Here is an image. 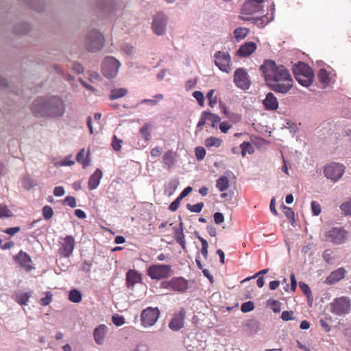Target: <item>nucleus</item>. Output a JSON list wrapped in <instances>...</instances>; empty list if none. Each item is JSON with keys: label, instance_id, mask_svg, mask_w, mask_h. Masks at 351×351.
<instances>
[{"label": "nucleus", "instance_id": "nucleus-1", "mask_svg": "<svg viewBox=\"0 0 351 351\" xmlns=\"http://www.w3.org/2000/svg\"><path fill=\"white\" fill-rule=\"evenodd\" d=\"M32 111L37 117H61L64 112V104L58 97L46 99L40 97L34 100Z\"/></svg>", "mask_w": 351, "mask_h": 351}, {"label": "nucleus", "instance_id": "nucleus-2", "mask_svg": "<svg viewBox=\"0 0 351 351\" xmlns=\"http://www.w3.org/2000/svg\"><path fill=\"white\" fill-rule=\"evenodd\" d=\"M265 82L267 84L273 82V80L280 79L290 75L287 68L282 64H276V63L271 60H267L264 64L261 66Z\"/></svg>", "mask_w": 351, "mask_h": 351}, {"label": "nucleus", "instance_id": "nucleus-3", "mask_svg": "<svg viewBox=\"0 0 351 351\" xmlns=\"http://www.w3.org/2000/svg\"><path fill=\"white\" fill-rule=\"evenodd\" d=\"M298 82L304 87L309 86L313 82L314 73L312 69L302 62H298L292 68Z\"/></svg>", "mask_w": 351, "mask_h": 351}, {"label": "nucleus", "instance_id": "nucleus-4", "mask_svg": "<svg viewBox=\"0 0 351 351\" xmlns=\"http://www.w3.org/2000/svg\"><path fill=\"white\" fill-rule=\"evenodd\" d=\"M326 240L334 245L345 243L348 238V232L343 227H333L326 232Z\"/></svg>", "mask_w": 351, "mask_h": 351}, {"label": "nucleus", "instance_id": "nucleus-5", "mask_svg": "<svg viewBox=\"0 0 351 351\" xmlns=\"http://www.w3.org/2000/svg\"><path fill=\"white\" fill-rule=\"evenodd\" d=\"M104 38L98 31L90 32L86 40V48L90 52H96L101 50L104 47Z\"/></svg>", "mask_w": 351, "mask_h": 351}, {"label": "nucleus", "instance_id": "nucleus-6", "mask_svg": "<svg viewBox=\"0 0 351 351\" xmlns=\"http://www.w3.org/2000/svg\"><path fill=\"white\" fill-rule=\"evenodd\" d=\"M350 300L348 298L344 296L337 298L330 303V311L335 315H346L350 312Z\"/></svg>", "mask_w": 351, "mask_h": 351}, {"label": "nucleus", "instance_id": "nucleus-7", "mask_svg": "<svg viewBox=\"0 0 351 351\" xmlns=\"http://www.w3.org/2000/svg\"><path fill=\"white\" fill-rule=\"evenodd\" d=\"M120 62L114 57L108 56L103 60L101 71L107 78H113L117 76Z\"/></svg>", "mask_w": 351, "mask_h": 351}, {"label": "nucleus", "instance_id": "nucleus-8", "mask_svg": "<svg viewBox=\"0 0 351 351\" xmlns=\"http://www.w3.org/2000/svg\"><path fill=\"white\" fill-rule=\"evenodd\" d=\"M267 85L276 93L286 94L293 87V80L291 75H289L280 79L273 80V82H270Z\"/></svg>", "mask_w": 351, "mask_h": 351}, {"label": "nucleus", "instance_id": "nucleus-9", "mask_svg": "<svg viewBox=\"0 0 351 351\" xmlns=\"http://www.w3.org/2000/svg\"><path fill=\"white\" fill-rule=\"evenodd\" d=\"M345 171V167L339 163H332L326 166L324 169V175L328 178L334 182L339 180Z\"/></svg>", "mask_w": 351, "mask_h": 351}, {"label": "nucleus", "instance_id": "nucleus-10", "mask_svg": "<svg viewBox=\"0 0 351 351\" xmlns=\"http://www.w3.org/2000/svg\"><path fill=\"white\" fill-rule=\"evenodd\" d=\"M234 83L236 86L242 90H247L250 87L251 82L250 77L245 69L239 68L235 70Z\"/></svg>", "mask_w": 351, "mask_h": 351}, {"label": "nucleus", "instance_id": "nucleus-11", "mask_svg": "<svg viewBox=\"0 0 351 351\" xmlns=\"http://www.w3.org/2000/svg\"><path fill=\"white\" fill-rule=\"evenodd\" d=\"M171 269L166 265H154L147 269V275L152 279H161L170 276Z\"/></svg>", "mask_w": 351, "mask_h": 351}, {"label": "nucleus", "instance_id": "nucleus-12", "mask_svg": "<svg viewBox=\"0 0 351 351\" xmlns=\"http://www.w3.org/2000/svg\"><path fill=\"white\" fill-rule=\"evenodd\" d=\"M215 65L223 72L228 73L230 71L231 58L228 52L217 51L214 55Z\"/></svg>", "mask_w": 351, "mask_h": 351}, {"label": "nucleus", "instance_id": "nucleus-13", "mask_svg": "<svg viewBox=\"0 0 351 351\" xmlns=\"http://www.w3.org/2000/svg\"><path fill=\"white\" fill-rule=\"evenodd\" d=\"M160 315L158 308L148 307L141 313V322L144 326H152L157 321Z\"/></svg>", "mask_w": 351, "mask_h": 351}, {"label": "nucleus", "instance_id": "nucleus-14", "mask_svg": "<svg viewBox=\"0 0 351 351\" xmlns=\"http://www.w3.org/2000/svg\"><path fill=\"white\" fill-rule=\"evenodd\" d=\"M264 0H247L241 8L242 15H252L262 11Z\"/></svg>", "mask_w": 351, "mask_h": 351}, {"label": "nucleus", "instance_id": "nucleus-15", "mask_svg": "<svg viewBox=\"0 0 351 351\" xmlns=\"http://www.w3.org/2000/svg\"><path fill=\"white\" fill-rule=\"evenodd\" d=\"M75 239L73 237L67 235L64 238L63 241L60 243V247L58 250L59 255L63 258L69 257L74 250Z\"/></svg>", "mask_w": 351, "mask_h": 351}, {"label": "nucleus", "instance_id": "nucleus-16", "mask_svg": "<svg viewBox=\"0 0 351 351\" xmlns=\"http://www.w3.org/2000/svg\"><path fill=\"white\" fill-rule=\"evenodd\" d=\"M334 70L329 66L326 68H320L317 74V78L322 84L323 88H326L332 82L335 77Z\"/></svg>", "mask_w": 351, "mask_h": 351}, {"label": "nucleus", "instance_id": "nucleus-17", "mask_svg": "<svg viewBox=\"0 0 351 351\" xmlns=\"http://www.w3.org/2000/svg\"><path fill=\"white\" fill-rule=\"evenodd\" d=\"M271 16H268L267 14L263 15L261 17H248L242 16V19L244 21H252L254 24L260 28L264 27L267 23L272 21L274 19L275 7L274 4L271 5Z\"/></svg>", "mask_w": 351, "mask_h": 351}, {"label": "nucleus", "instance_id": "nucleus-18", "mask_svg": "<svg viewBox=\"0 0 351 351\" xmlns=\"http://www.w3.org/2000/svg\"><path fill=\"white\" fill-rule=\"evenodd\" d=\"M166 25V16L162 13H158L154 18L152 23V29L157 35H162L165 32Z\"/></svg>", "mask_w": 351, "mask_h": 351}, {"label": "nucleus", "instance_id": "nucleus-19", "mask_svg": "<svg viewBox=\"0 0 351 351\" xmlns=\"http://www.w3.org/2000/svg\"><path fill=\"white\" fill-rule=\"evenodd\" d=\"M14 260L27 271H30L34 269L32 261L29 255L22 250L20 251L16 256H14Z\"/></svg>", "mask_w": 351, "mask_h": 351}, {"label": "nucleus", "instance_id": "nucleus-20", "mask_svg": "<svg viewBox=\"0 0 351 351\" xmlns=\"http://www.w3.org/2000/svg\"><path fill=\"white\" fill-rule=\"evenodd\" d=\"M142 281V275L136 270L129 269L126 273V285L128 288L132 289L135 284Z\"/></svg>", "mask_w": 351, "mask_h": 351}, {"label": "nucleus", "instance_id": "nucleus-21", "mask_svg": "<svg viewBox=\"0 0 351 351\" xmlns=\"http://www.w3.org/2000/svg\"><path fill=\"white\" fill-rule=\"evenodd\" d=\"M256 49L255 43L250 41L242 45L238 49L237 54L240 57H247L250 56Z\"/></svg>", "mask_w": 351, "mask_h": 351}, {"label": "nucleus", "instance_id": "nucleus-22", "mask_svg": "<svg viewBox=\"0 0 351 351\" xmlns=\"http://www.w3.org/2000/svg\"><path fill=\"white\" fill-rule=\"evenodd\" d=\"M346 274V269L343 267H339L331 272V274L326 278L325 282L328 285H333L343 279L345 277Z\"/></svg>", "mask_w": 351, "mask_h": 351}, {"label": "nucleus", "instance_id": "nucleus-23", "mask_svg": "<svg viewBox=\"0 0 351 351\" xmlns=\"http://www.w3.org/2000/svg\"><path fill=\"white\" fill-rule=\"evenodd\" d=\"M264 107L267 110H276L278 108V101L272 93H268L263 101Z\"/></svg>", "mask_w": 351, "mask_h": 351}, {"label": "nucleus", "instance_id": "nucleus-24", "mask_svg": "<svg viewBox=\"0 0 351 351\" xmlns=\"http://www.w3.org/2000/svg\"><path fill=\"white\" fill-rule=\"evenodd\" d=\"M103 173L101 169H97L94 173L91 175L88 182V186L90 190L95 189L100 183Z\"/></svg>", "mask_w": 351, "mask_h": 351}, {"label": "nucleus", "instance_id": "nucleus-25", "mask_svg": "<svg viewBox=\"0 0 351 351\" xmlns=\"http://www.w3.org/2000/svg\"><path fill=\"white\" fill-rule=\"evenodd\" d=\"M106 332L107 327L104 324L98 326L95 329L93 336L94 339L97 344L101 345L103 343Z\"/></svg>", "mask_w": 351, "mask_h": 351}, {"label": "nucleus", "instance_id": "nucleus-26", "mask_svg": "<svg viewBox=\"0 0 351 351\" xmlns=\"http://www.w3.org/2000/svg\"><path fill=\"white\" fill-rule=\"evenodd\" d=\"M89 155V152L86 154L85 149H82L76 156V160L77 162L82 165L84 167H86L90 163Z\"/></svg>", "mask_w": 351, "mask_h": 351}, {"label": "nucleus", "instance_id": "nucleus-27", "mask_svg": "<svg viewBox=\"0 0 351 351\" xmlns=\"http://www.w3.org/2000/svg\"><path fill=\"white\" fill-rule=\"evenodd\" d=\"M250 30L246 27H237L233 32V36L237 42L243 40L248 34Z\"/></svg>", "mask_w": 351, "mask_h": 351}, {"label": "nucleus", "instance_id": "nucleus-28", "mask_svg": "<svg viewBox=\"0 0 351 351\" xmlns=\"http://www.w3.org/2000/svg\"><path fill=\"white\" fill-rule=\"evenodd\" d=\"M229 180L226 176H221L217 180L216 187L221 192H223L227 190L229 187Z\"/></svg>", "mask_w": 351, "mask_h": 351}, {"label": "nucleus", "instance_id": "nucleus-29", "mask_svg": "<svg viewBox=\"0 0 351 351\" xmlns=\"http://www.w3.org/2000/svg\"><path fill=\"white\" fill-rule=\"evenodd\" d=\"M128 93V90L125 88H114L111 90L109 96L110 99L114 100L125 96Z\"/></svg>", "mask_w": 351, "mask_h": 351}, {"label": "nucleus", "instance_id": "nucleus-30", "mask_svg": "<svg viewBox=\"0 0 351 351\" xmlns=\"http://www.w3.org/2000/svg\"><path fill=\"white\" fill-rule=\"evenodd\" d=\"M151 128L152 125L149 123H146L140 129V133L145 141H149L151 138Z\"/></svg>", "mask_w": 351, "mask_h": 351}, {"label": "nucleus", "instance_id": "nucleus-31", "mask_svg": "<svg viewBox=\"0 0 351 351\" xmlns=\"http://www.w3.org/2000/svg\"><path fill=\"white\" fill-rule=\"evenodd\" d=\"M242 156H245L246 154H252L254 152V149L249 142L244 141L240 145Z\"/></svg>", "mask_w": 351, "mask_h": 351}, {"label": "nucleus", "instance_id": "nucleus-32", "mask_svg": "<svg viewBox=\"0 0 351 351\" xmlns=\"http://www.w3.org/2000/svg\"><path fill=\"white\" fill-rule=\"evenodd\" d=\"M165 164L169 169L171 168L174 165V154L172 151L167 152L163 157Z\"/></svg>", "mask_w": 351, "mask_h": 351}, {"label": "nucleus", "instance_id": "nucleus-33", "mask_svg": "<svg viewBox=\"0 0 351 351\" xmlns=\"http://www.w3.org/2000/svg\"><path fill=\"white\" fill-rule=\"evenodd\" d=\"M204 144L207 147H219L221 144V140L217 137L210 136L205 140Z\"/></svg>", "mask_w": 351, "mask_h": 351}, {"label": "nucleus", "instance_id": "nucleus-34", "mask_svg": "<svg viewBox=\"0 0 351 351\" xmlns=\"http://www.w3.org/2000/svg\"><path fill=\"white\" fill-rule=\"evenodd\" d=\"M69 300L74 303H78L82 300V294L77 289H72L69 294Z\"/></svg>", "mask_w": 351, "mask_h": 351}, {"label": "nucleus", "instance_id": "nucleus-35", "mask_svg": "<svg viewBox=\"0 0 351 351\" xmlns=\"http://www.w3.org/2000/svg\"><path fill=\"white\" fill-rule=\"evenodd\" d=\"M188 288V281L182 277L177 278V291H185Z\"/></svg>", "mask_w": 351, "mask_h": 351}, {"label": "nucleus", "instance_id": "nucleus-36", "mask_svg": "<svg viewBox=\"0 0 351 351\" xmlns=\"http://www.w3.org/2000/svg\"><path fill=\"white\" fill-rule=\"evenodd\" d=\"M30 296L29 293H24L16 297V302L21 306L26 305Z\"/></svg>", "mask_w": 351, "mask_h": 351}, {"label": "nucleus", "instance_id": "nucleus-37", "mask_svg": "<svg viewBox=\"0 0 351 351\" xmlns=\"http://www.w3.org/2000/svg\"><path fill=\"white\" fill-rule=\"evenodd\" d=\"M206 118L207 121H209L212 123L211 126L213 128L215 127V123H219L221 121V118L216 114L211 113L210 112H206Z\"/></svg>", "mask_w": 351, "mask_h": 351}, {"label": "nucleus", "instance_id": "nucleus-38", "mask_svg": "<svg viewBox=\"0 0 351 351\" xmlns=\"http://www.w3.org/2000/svg\"><path fill=\"white\" fill-rule=\"evenodd\" d=\"M204 207V203L203 202H199L197 204H195L194 205H191L190 204H186V208L193 213H199L202 211V208Z\"/></svg>", "mask_w": 351, "mask_h": 351}, {"label": "nucleus", "instance_id": "nucleus-39", "mask_svg": "<svg viewBox=\"0 0 351 351\" xmlns=\"http://www.w3.org/2000/svg\"><path fill=\"white\" fill-rule=\"evenodd\" d=\"M185 316V311L184 309L180 310L177 314V330H180L184 326V318Z\"/></svg>", "mask_w": 351, "mask_h": 351}, {"label": "nucleus", "instance_id": "nucleus-40", "mask_svg": "<svg viewBox=\"0 0 351 351\" xmlns=\"http://www.w3.org/2000/svg\"><path fill=\"white\" fill-rule=\"evenodd\" d=\"M324 260L328 264H332L334 261L333 252L331 250H326L323 254Z\"/></svg>", "mask_w": 351, "mask_h": 351}, {"label": "nucleus", "instance_id": "nucleus-41", "mask_svg": "<svg viewBox=\"0 0 351 351\" xmlns=\"http://www.w3.org/2000/svg\"><path fill=\"white\" fill-rule=\"evenodd\" d=\"M36 185V182L29 176L25 177L23 180V186L26 189H30Z\"/></svg>", "mask_w": 351, "mask_h": 351}, {"label": "nucleus", "instance_id": "nucleus-42", "mask_svg": "<svg viewBox=\"0 0 351 351\" xmlns=\"http://www.w3.org/2000/svg\"><path fill=\"white\" fill-rule=\"evenodd\" d=\"M12 213L6 205L0 204V218L10 217Z\"/></svg>", "mask_w": 351, "mask_h": 351}, {"label": "nucleus", "instance_id": "nucleus-43", "mask_svg": "<svg viewBox=\"0 0 351 351\" xmlns=\"http://www.w3.org/2000/svg\"><path fill=\"white\" fill-rule=\"evenodd\" d=\"M340 208L345 215H351V199L349 201L342 203L340 206Z\"/></svg>", "mask_w": 351, "mask_h": 351}, {"label": "nucleus", "instance_id": "nucleus-44", "mask_svg": "<svg viewBox=\"0 0 351 351\" xmlns=\"http://www.w3.org/2000/svg\"><path fill=\"white\" fill-rule=\"evenodd\" d=\"M195 152L198 161L202 160L206 156V149L202 147H197L195 149Z\"/></svg>", "mask_w": 351, "mask_h": 351}, {"label": "nucleus", "instance_id": "nucleus-45", "mask_svg": "<svg viewBox=\"0 0 351 351\" xmlns=\"http://www.w3.org/2000/svg\"><path fill=\"white\" fill-rule=\"evenodd\" d=\"M43 215L45 219H50L53 215V210L49 206H45L43 208Z\"/></svg>", "mask_w": 351, "mask_h": 351}, {"label": "nucleus", "instance_id": "nucleus-46", "mask_svg": "<svg viewBox=\"0 0 351 351\" xmlns=\"http://www.w3.org/2000/svg\"><path fill=\"white\" fill-rule=\"evenodd\" d=\"M254 308V303L252 301H247L241 304V310L243 313H248L252 311Z\"/></svg>", "mask_w": 351, "mask_h": 351}, {"label": "nucleus", "instance_id": "nucleus-47", "mask_svg": "<svg viewBox=\"0 0 351 351\" xmlns=\"http://www.w3.org/2000/svg\"><path fill=\"white\" fill-rule=\"evenodd\" d=\"M215 90L213 89L210 90L207 95L206 97L209 101V105L210 107H213L217 104V100L216 97H213Z\"/></svg>", "mask_w": 351, "mask_h": 351}, {"label": "nucleus", "instance_id": "nucleus-48", "mask_svg": "<svg viewBox=\"0 0 351 351\" xmlns=\"http://www.w3.org/2000/svg\"><path fill=\"white\" fill-rule=\"evenodd\" d=\"M193 96L196 99L200 106H204V97L201 91L196 90L193 92Z\"/></svg>", "mask_w": 351, "mask_h": 351}, {"label": "nucleus", "instance_id": "nucleus-49", "mask_svg": "<svg viewBox=\"0 0 351 351\" xmlns=\"http://www.w3.org/2000/svg\"><path fill=\"white\" fill-rule=\"evenodd\" d=\"M193 190V188L190 186L186 187L180 194V195L177 197V207L178 206V204L186 196L189 195V193H191Z\"/></svg>", "mask_w": 351, "mask_h": 351}, {"label": "nucleus", "instance_id": "nucleus-50", "mask_svg": "<svg viewBox=\"0 0 351 351\" xmlns=\"http://www.w3.org/2000/svg\"><path fill=\"white\" fill-rule=\"evenodd\" d=\"M311 206L313 215L317 216L321 213V206L317 202L312 201Z\"/></svg>", "mask_w": 351, "mask_h": 351}, {"label": "nucleus", "instance_id": "nucleus-51", "mask_svg": "<svg viewBox=\"0 0 351 351\" xmlns=\"http://www.w3.org/2000/svg\"><path fill=\"white\" fill-rule=\"evenodd\" d=\"M293 312L292 311H285L282 313L281 319L283 321H290L294 319L293 317Z\"/></svg>", "mask_w": 351, "mask_h": 351}, {"label": "nucleus", "instance_id": "nucleus-52", "mask_svg": "<svg viewBox=\"0 0 351 351\" xmlns=\"http://www.w3.org/2000/svg\"><path fill=\"white\" fill-rule=\"evenodd\" d=\"M51 300L52 294L51 293V292L48 291L46 293L45 297L40 299V304L43 306H47L51 303Z\"/></svg>", "mask_w": 351, "mask_h": 351}, {"label": "nucleus", "instance_id": "nucleus-53", "mask_svg": "<svg viewBox=\"0 0 351 351\" xmlns=\"http://www.w3.org/2000/svg\"><path fill=\"white\" fill-rule=\"evenodd\" d=\"M299 286L302 291V292L307 296L310 297L311 295V291L309 287L303 282H299Z\"/></svg>", "mask_w": 351, "mask_h": 351}, {"label": "nucleus", "instance_id": "nucleus-54", "mask_svg": "<svg viewBox=\"0 0 351 351\" xmlns=\"http://www.w3.org/2000/svg\"><path fill=\"white\" fill-rule=\"evenodd\" d=\"M64 204L69 206L71 208H74L76 206L75 198L72 196H67L64 199Z\"/></svg>", "mask_w": 351, "mask_h": 351}, {"label": "nucleus", "instance_id": "nucleus-55", "mask_svg": "<svg viewBox=\"0 0 351 351\" xmlns=\"http://www.w3.org/2000/svg\"><path fill=\"white\" fill-rule=\"evenodd\" d=\"M14 245V243L12 241L4 242L1 239H0V248L1 250H9L12 248Z\"/></svg>", "mask_w": 351, "mask_h": 351}, {"label": "nucleus", "instance_id": "nucleus-56", "mask_svg": "<svg viewBox=\"0 0 351 351\" xmlns=\"http://www.w3.org/2000/svg\"><path fill=\"white\" fill-rule=\"evenodd\" d=\"M112 322L116 326H120L125 323V319L123 316L117 315L112 316Z\"/></svg>", "mask_w": 351, "mask_h": 351}, {"label": "nucleus", "instance_id": "nucleus-57", "mask_svg": "<svg viewBox=\"0 0 351 351\" xmlns=\"http://www.w3.org/2000/svg\"><path fill=\"white\" fill-rule=\"evenodd\" d=\"M176 191V185L174 183H169L167 186H166L165 189V194L171 196Z\"/></svg>", "mask_w": 351, "mask_h": 351}, {"label": "nucleus", "instance_id": "nucleus-58", "mask_svg": "<svg viewBox=\"0 0 351 351\" xmlns=\"http://www.w3.org/2000/svg\"><path fill=\"white\" fill-rule=\"evenodd\" d=\"M121 143L122 141L118 139L116 136H114L112 146L115 151H119L121 149Z\"/></svg>", "mask_w": 351, "mask_h": 351}, {"label": "nucleus", "instance_id": "nucleus-59", "mask_svg": "<svg viewBox=\"0 0 351 351\" xmlns=\"http://www.w3.org/2000/svg\"><path fill=\"white\" fill-rule=\"evenodd\" d=\"M177 243H179L183 250H185V241L184 239V235L182 233V230L179 232L178 230L177 229Z\"/></svg>", "mask_w": 351, "mask_h": 351}, {"label": "nucleus", "instance_id": "nucleus-60", "mask_svg": "<svg viewBox=\"0 0 351 351\" xmlns=\"http://www.w3.org/2000/svg\"><path fill=\"white\" fill-rule=\"evenodd\" d=\"M206 121H207L206 111H204L201 114L200 119L197 123V127L199 128V129H201L206 124Z\"/></svg>", "mask_w": 351, "mask_h": 351}, {"label": "nucleus", "instance_id": "nucleus-61", "mask_svg": "<svg viewBox=\"0 0 351 351\" xmlns=\"http://www.w3.org/2000/svg\"><path fill=\"white\" fill-rule=\"evenodd\" d=\"M213 218L216 224H221L224 221V216L221 213H215L213 215Z\"/></svg>", "mask_w": 351, "mask_h": 351}, {"label": "nucleus", "instance_id": "nucleus-62", "mask_svg": "<svg viewBox=\"0 0 351 351\" xmlns=\"http://www.w3.org/2000/svg\"><path fill=\"white\" fill-rule=\"evenodd\" d=\"M284 208L285 209V215L287 217V218L289 219V220H294L295 215L293 210L291 208L287 206H284Z\"/></svg>", "mask_w": 351, "mask_h": 351}, {"label": "nucleus", "instance_id": "nucleus-63", "mask_svg": "<svg viewBox=\"0 0 351 351\" xmlns=\"http://www.w3.org/2000/svg\"><path fill=\"white\" fill-rule=\"evenodd\" d=\"M21 228L20 227H12L6 228L3 230V232L10 234V235H14L16 233L19 232L20 231Z\"/></svg>", "mask_w": 351, "mask_h": 351}, {"label": "nucleus", "instance_id": "nucleus-64", "mask_svg": "<svg viewBox=\"0 0 351 351\" xmlns=\"http://www.w3.org/2000/svg\"><path fill=\"white\" fill-rule=\"evenodd\" d=\"M53 194L56 197H61L64 194V189L62 186H56L53 190Z\"/></svg>", "mask_w": 351, "mask_h": 351}]
</instances>
